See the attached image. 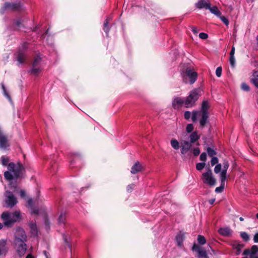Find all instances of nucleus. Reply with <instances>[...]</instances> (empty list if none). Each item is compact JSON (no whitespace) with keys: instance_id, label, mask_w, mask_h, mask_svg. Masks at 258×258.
<instances>
[{"instance_id":"nucleus-17","label":"nucleus","mask_w":258,"mask_h":258,"mask_svg":"<svg viewBox=\"0 0 258 258\" xmlns=\"http://www.w3.org/2000/svg\"><path fill=\"white\" fill-rule=\"evenodd\" d=\"M229 164L227 161H224L223 163V169L220 173V178H222L223 180L226 179L227 170L229 168Z\"/></svg>"},{"instance_id":"nucleus-29","label":"nucleus","mask_w":258,"mask_h":258,"mask_svg":"<svg viewBox=\"0 0 258 258\" xmlns=\"http://www.w3.org/2000/svg\"><path fill=\"white\" fill-rule=\"evenodd\" d=\"M41 71L40 67H36L32 66V69L30 70L31 73L34 75H37Z\"/></svg>"},{"instance_id":"nucleus-21","label":"nucleus","mask_w":258,"mask_h":258,"mask_svg":"<svg viewBox=\"0 0 258 258\" xmlns=\"http://www.w3.org/2000/svg\"><path fill=\"white\" fill-rule=\"evenodd\" d=\"M34 202L32 199L30 198L28 200L27 207L31 210L32 213L34 214H38V210L34 209L33 208Z\"/></svg>"},{"instance_id":"nucleus-56","label":"nucleus","mask_w":258,"mask_h":258,"mask_svg":"<svg viewBox=\"0 0 258 258\" xmlns=\"http://www.w3.org/2000/svg\"><path fill=\"white\" fill-rule=\"evenodd\" d=\"M20 194L21 197L22 198L25 197L26 196L25 191L24 190H21Z\"/></svg>"},{"instance_id":"nucleus-26","label":"nucleus","mask_w":258,"mask_h":258,"mask_svg":"<svg viewBox=\"0 0 258 258\" xmlns=\"http://www.w3.org/2000/svg\"><path fill=\"white\" fill-rule=\"evenodd\" d=\"M208 9L210 10V12L212 14L215 15L216 16L220 17V15L221 14V13L216 6H214L213 7H210V8H209Z\"/></svg>"},{"instance_id":"nucleus-52","label":"nucleus","mask_w":258,"mask_h":258,"mask_svg":"<svg viewBox=\"0 0 258 258\" xmlns=\"http://www.w3.org/2000/svg\"><path fill=\"white\" fill-rule=\"evenodd\" d=\"M254 242L255 243H258V233L255 234L253 237Z\"/></svg>"},{"instance_id":"nucleus-14","label":"nucleus","mask_w":258,"mask_h":258,"mask_svg":"<svg viewBox=\"0 0 258 258\" xmlns=\"http://www.w3.org/2000/svg\"><path fill=\"white\" fill-rule=\"evenodd\" d=\"M20 238L22 240H26L27 236L25 231L22 228H18L16 230L15 239Z\"/></svg>"},{"instance_id":"nucleus-33","label":"nucleus","mask_w":258,"mask_h":258,"mask_svg":"<svg viewBox=\"0 0 258 258\" xmlns=\"http://www.w3.org/2000/svg\"><path fill=\"white\" fill-rule=\"evenodd\" d=\"M30 228H31L32 233L34 235H36L37 234V227H36V224L35 223H31L30 224Z\"/></svg>"},{"instance_id":"nucleus-43","label":"nucleus","mask_w":258,"mask_h":258,"mask_svg":"<svg viewBox=\"0 0 258 258\" xmlns=\"http://www.w3.org/2000/svg\"><path fill=\"white\" fill-rule=\"evenodd\" d=\"M222 68L221 67H219L216 69V75L218 77H220L222 74Z\"/></svg>"},{"instance_id":"nucleus-8","label":"nucleus","mask_w":258,"mask_h":258,"mask_svg":"<svg viewBox=\"0 0 258 258\" xmlns=\"http://www.w3.org/2000/svg\"><path fill=\"white\" fill-rule=\"evenodd\" d=\"M25 241L26 240H22L19 238L15 239L14 241L15 248L16 249L18 254L20 256L25 253L27 249V246L25 243Z\"/></svg>"},{"instance_id":"nucleus-48","label":"nucleus","mask_w":258,"mask_h":258,"mask_svg":"<svg viewBox=\"0 0 258 258\" xmlns=\"http://www.w3.org/2000/svg\"><path fill=\"white\" fill-rule=\"evenodd\" d=\"M202 247H200L199 246H198L197 244L194 243L192 247V250L193 251H196L197 252L200 249H201Z\"/></svg>"},{"instance_id":"nucleus-60","label":"nucleus","mask_w":258,"mask_h":258,"mask_svg":"<svg viewBox=\"0 0 258 258\" xmlns=\"http://www.w3.org/2000/svg\"><path fill=\"white\" fill-rule=\"evenodd\" d=\"M26 258H34V257L31 254H28L26 256Z\"/></svg>"},{"instance_id":"nucleus-45","label":"nucleus","mask_w":258,"mask_h":258,"mask_svg":"<svg viewBox=\"0 0 258 258\" xmlns=\"http://www.w3.org/2000/svg\"><path fill=\"white\" fill-rule=\"evenodd\" d=\"M192 153L194 156H197L200 153V150L199 148H195L192 150Z\"/></svg>"},{"instance_id":"nucleus-34","label":"nucleus","mask_w":258,"mask_h":258,"mask_svg":"<svg viewBox=\"0 0 258 258\" xmlns=\"http://www.w3.org/2000/svg\"><path fill=\"white\" fill-rule=\"evenodd\" d=\"M2 89H3V92H4V94L5 95V96L10 100H11V97L10 96V95H9L8 93L7 92V90H6V88L4 85V84H2Z\"/></svg>"},{"instance_id":"nucleus-18","label":"nucleus","mask_w":258,"mask_h":258,"mask_svg":"<svg viewBox=\"0 0 258 258\" xmlns=\"http://www.w3.org/2000/svg\"><path fill=\"white\" fill-rule=\"evenodd\" d=\"M218 232L224 236H229L232 234V231L229 227H224L220 228Z\"/></svg>"},{"instance_id":"nucleus-23","label":"nucleus","mask_w":258,"mask_h":258,"mask_svg":"<svg viewBox=\"0 0 258 258\" xmlns=\"http://www.w3.org/2000/svg\"><path fill=\"white\" fill-rule=\"evenodd\" d=\"M198 258H208L206 251L203 248L199 249L198 251Z\"/></svg>"},{"instance_id":"nucleus-63","label":"nucleus","mask_w":258,"mask_h":258,"mask_svg":"<svg viewBox=\"0 0 258 258\" xmlns=\"http://www.w3.org/2000/svg\"><path fill=\"white\" fill-rule=\"evenodd\" d=\"M256 218L258 219V213L256 214Z\"/></svg>"},{"instance_id":"nucleus-39","label":"nucleus","mask_w":258,"mask_h":258,"mask_svg":"<svg viewBox=\"0 0 258 258\" xmlns=\"http://www.w3.org/2000/svg\"><path fill=\"white\" fill-rule=\"evenodd\" d=\"M221 20L226 25L228 26L229 25V22L228 19H227L224 16H222L220 15V17H219Z\"/></svg>"},{"instance_id":"nucleus-47","label":"nucleus","mask_w":258,"mask_h":258,"mask_svg":"<svg viewBox=\"0 0 258 258\" xmlns=\"http://www.w3.org/2000/svg\"><path fill=\"white\" fill-rule=\"evenodd\" d=\"M200 160L202 161H206L207 159V154L206 153H202L200 155Z\"/></svg>"},{"instance_id":"nucleus-40","label":"nucleus","mask_w":258,"mask_h":258,"mask_svg":"<svg viewBox=\"0 0 258 258\" xmlns=\"http://www.w3.org/2000/svg\"><path fill=\"white\" fill-rule=\"evenodd\" d=\"M240 236L245 241H247L249 239L248 235L245 232L241 233Z\"/></svg>"},{"instance_id":"nucleus-44","label":"nucleus","mask_w":258,"mask_h":258,"mask_svg":"<svg viewBox=\"0 0 258 258\" xmlns=\"http://www.w3.org/2000/svg\"><path fill=\"white\" fill-rule=\"evenodd\" d=\"M218 162V159L216 157H212L211 160V163L212 166H214V165L217 164Z\"/></svg>"},{"instance_id":"nucleus-53","label":"nucleus","mask_w":258,"mask_h":258,"mask_svg":"<svg viewBox=\"0 0 258 258\" xmlns=\"http://www.w3.org/2000/svg\"><path fill=\"white\" fill-rule=\"evenodd\" d=\"M15 26H16V27L19 28V27H20V25H21V20H17V21L15 23Z\"/></svg>"},{"instance_id":"nucleus-55","label":"nucleus","mask_w":258,"mask_h":258,"mask_svg":"<svg viewBox=\"0 0 258 258\" xmlns=\"http://www.w3.org/2000/svg\"><path fill=\"white\" fill-rule=\"evenodd\" d=\"M192 31L195 34H197L199 30L197 29V27L193 26L192 27Z\"/></svg>"},{"instance_id":"nucleus-22","label":"nucleus","mask_w":258,"mask_h":258,"mask_svg":"<svg viewBox=\"0 0 258 258\" xmlns=\"http://www.w3.org/2000/svg\"><path fill=\"white\" fill-rule=\"evenodd\" d=\"M221 179V185L220 186L217 187L215 189V192L217 193H220L223 191L225 187V182L226 179H224L223 180L222 178H220Z\"/></svg>"},{"instance_id":"nucleus-5","label":"nucleus","mask_w":258,"mask_h":258,"mask_svg":"<svg viewBox=\"0 0 258 258\" xmlns=\"http://www.w3.org/2000/svg\"><path fill=\"white\" fill-rule=\"evenodd\" d=\"M200 90L197 89L191 91L189 95L185 99H184L185 107L186 108L192 107L198 99L200 95Z\"/></svg>"},{"instance_id":"nucleus-42","label":"nucleus","mask_w":258,"mask_h":258,"mask_svg":"<svg viewBox=\"0 0 258 258\" xmlns=\"http://www.w3.org/2000/svg\"><path fill=\"white\" fill-rule=\"evenodd\" d=\"M229 61L231 66L234 68L235 63V59L234 56H230Z\"/></svg>"},{"instance_id":"nucleus-32","label":"nucleus","mask_w":258,"mask_h":258,"mask_svg":"<svg viewBox=\"0 0 258 258\" xmlns=\"http://www.w3.org/2000/svg\"><path fill=\"white\" fill-rule=\"evenodd\" d=\"M207 150L209 156L210 157H213L214 155H216V151L210 147H208Z\"/></svg>"},{"instance_id":"nucleus-28","label":"nucleus","mask_w":258,"mask_h":258,"mask_svg":"<svg viewBox=\"0 0 258 258\" xmlns=\"http://www.w3.org/2000/svg\"><path fill=\"white\" fill-rule=\"evenodd\" d=\"M197 240L200 245H204L206 243V239L204 236L199 235L198 236Z\"/></svg>"},{"instance_id":"nucleus-12","label":"nucleus","mask_w":258,"mask_h":258,"mask_svg":"<svg viewBox=\"0 0 258 258\" xmlns=\"http://www.w3.org/2000/svg\"><path fill=\"white\" fill-rule=\"evenodd\" d=\"M21 7V5L20 3H6L4 5V8L5 10H10L13 11H17L20 9Z\"/></svg>"},{"instance_id":"nucleus-15","label":"nucleus","mask_w":258,"mask_h":258,"mask_svg":"<svg viewBox=\"0 0 258 258\" xmlns=\"http://www.w3.org/2000/svg\"><path fill=\"white\" fill-rule=\"evenodd\" d=\"M196 7L198 9H201L205 8L208 9L210 8L211 4L208 1L207 2L205 0H199L198 3L196 4Z\"/></svg>"},{"instance_id":"nucleus-2","label":"nucleus","mask_w":258,"mask_h":258,"mask_svg":"<svg viewBox=\"0 0 258 258\" xmlns=\"http://www.w3.org/2000/svg\"><path fill=\"white\" fill-rule=\"evenodd\" d=\"M210 107V104L208 101L204 100L202 104V108L201 111H194L192 113L191 119L194 122L197 121V118L201 116L200 120V126L203 127L206 123L208 122L209 117V113L208 109Z\"/></svg>"},{"instance_id":"nucleus-61","label":"nucleus","mask_w":258,"mask_h":258,"mask_svg":"<svg viewBox=\"0 0 258 258\" xmlns=\"http://www.w3.org/2000/svg\"><path fill=\"white\" fill-rule=\"evenodd\" d=\"M3 227V224L0 223V229H1Z\"/></svg>"},{"instance_id":"nucleus-58","label":"nucleus","mask_w":258,"mask_h":258,"mask_svg":"<svg viewBox=\"0 0 258 258\" xmlns=\"http://www.w3.org/2000/svg\"><path fill=\"white\" fill-rule=\"evenodd\" d=\"M215 201V199H211L209 201V203L210 205H213Z\"/></svg>"},{"instance_id":"nucleus-57","label":"nucleus","mask_w":258,"mask_h":258,"mask_svg":"<svg viewBox=\"0 0 258 258\" xmlns=\"http://www.w3.org/2000/svg\"><path fill=\"white\" fill-rule=\"evenodd\" d=\"M236 249L237 250V252H236V254L237 255H238L240 252V245H238L236 247Z\"/></svg>"},{"instance_id":"nucleus-10","label":"nucleus","mask_w":258,"mask_h":258,"mask_svg":"<svg viewBox=\"0 0 258 258\" xmlns=\"http://www.w3.org/2000/svg\"><path fill=\"white\" fill-rule=\"evenodd\" d=\"M202 180L204 183L209 184L210 185H214L216 183L215 179L213 177L212 172L211 169L204 173L202 174Z\"/></svg>"},{"instance_id":"nucleus-37","label":"nucleus","mask_w":258,"mask_h":258,"mask_svg":"<svg viewBox=\"0 0 258 258\" xmlns=\"http://www.w3.org/2000/svg\"><path fill=\"white\" fill-rule=\"evenodd\" d=\"M241 89L245 91H249L250 90V88L249 86L245 83H242Z\"/></svg>"},{"instance_id":"nucleus-19","label":"nucleus","mask_w":258,"mask_h":258,"mask_svg":"<svg viewBox=\"0 0 258 258\" xmlns=\"http://www.w3.org/2000/svg\"><path fill=\"white\" fill-rule=\"evenodd\" d=\"M143 169V166L139 162H137L135 164L132 166L131 170V172L132 174H136L141 171H142Z\"/></svg>"},{"instance_id":"nucleus-11","label":"nucleus","mask_w":258,"mask_h":258,"mask_svg":"<svg viewBox=\"0 0 258 258\" xmlns=\"http://www.w3.org/2000/svg\"><path fill=\"white\" fill-rule=\"evenodd\" d=\"M258 252V247L256 245H253L250 249H245L243 252V255H249L250 258H253L254 255Z\"/></svg>"},{"instance_id":"nucleus-20","label":"nucleus","mask_w":258,"mask_h":258,"mask_svg":"<svg viewBox=\"0 0 258 258\" xmlns=\"http://www.w3.org/2000/svg\"><path fill=\"white\" fill-rule=\"evenodd\" d=\"M184 233L182 232H179L176 236V240L178 246H182L183 241L184 240Z\"/></svg>"},{"instance_id":"nucleus-41","label":"nucleus","mask_w":258,"mask_h":258,"mask_svg":"<svg viewBox=\"0 0 258 258\" xmlns=\"http://www.w3.org/2000/svg\"><path fill=\"white\" fill-rule=\"evenodd\" d=\"M63 237L64 241L65 242V243H66V245L69 247V248H70V250L71 252L72 251L71 245L69 243V241L68 240V238L67 237V236L64 235L63 236Z\"/></svg>"},{"instance_id":"nucleus-49","label":"nucleus","mask_w":258,"mask_h":258,"mask_svg":"<svg viewBox=\"0 0 258 258\" xmlns=\"http://www.w3.org/2000/svg\"><path fill=\"white\" fill-rule=\"evenodd\" d=\"M184 116L186 119H188L191 116V112L190 111H186L184 112Z\"/></svg>"},{"instance_id":"nucleus-6","label":"nucleus","mask_w":258,"mask_h":258,"mask_svg":"<svg viewBox=\"0 0 258 258\" xmlns=\"http://www.w3.org/2000/svg\"><path fill=\"white\" fill-rule=\"evenodd\" d=\"M183 78L184 81L187 83V78L189 79L190 84H193L197 79L198 74L189 68H186L183 72Z\"/></svg>"},{"instance_id":"nucleus-62","label":"nucleus","mask_w":258,"mask_h":258,"mask_svg":"<svg viewBox=\"0 0 258 258\" xmlns=\"http://www.w3.org/2000/svg\"><path fill=\"white\" fill-rule=\"evenodd\" d=\"M239 220L240 221H243L244 220V219L242 217H240Z\"/></svg>"},{"instance_id":"nucleus-50","label":"nucleus","mask_w":258,"mask_h":258,"mask_svg":"<svg viewBox=\"0 0 258 258\" xmlns=\"http://www.w3.org/2000/svg\"><path fill=\"white\" fill-rule=\"evenodd\" d=\"M251 82L258 88V78L251 79Z\"/></svg>"},{"instance_id":"nucleus-36","label":"nucleus","mask_w":258,"mask_h":258,"mask_svg":"<svg viewBox=\"0 0 258 258\" xmlns=\"http://www.w3.org/2000/svg\"><path fill=\"white\" fill-rule=\"evenodd\" d=\"M205 166V163L204 162L203 163H198L196 165V169L198 170H201L203 169Z\"/></svg>"},{"instance_id":"nucleus-13","label":"nucleus","mask_w":258,"mask_h":258,"mask_svg":"<svg viewBox=\"0 0 258 258\" xmlns=\"http://www.w3.org/2000/svg\"><path fill=\"white\" fill-rule=\"evenodd\" d=\"M183 105H184V99L180 97H176L172 102V106L174 109H179Z\"/></svg>"},{"instance_id":"nucleus-9","label":"nucleus","mask_w":258,"mask_h":258,"mask_svg":"<svg viewBox=\"0 0 258 258\" xmlns=\"http://www.w3.org/2000/svg\"><path fill=\"white\" fill-rule=\"evenodd\" d=\"M5 197V203L7 204V207L12 208L17 203V199L12 192L8 190L6 191Z\"/></svg>"},{"instance_id":"nucleus-35","label":"nucleus","mask_w":258,"mask_h":258,"mask_svg":"<svg viewBox=\"0 0 258 258\" xmlns=\"http://www.w3.org/2000/svg\"><path fill=\"white\" fill-rule=\"evenodd\" d=\"M194 130V125L191 123L188 124L186 127V131L188 133H191Z\"/></svg>"},{"instance_id":"nucleus-27","label":"nucleus","mask_w":258,"mask_h":258,"mask_svg":"<svg viewBox=\"0 0 258 258\" xmlns=\"http://www.w3.org/2000/svg\"><path fill=\"white\" fill-rule=\"evenodd\" d=\"M111 18L110 17H108L106 18L104 24V27L103 30L106 32V34H107L109 31V27L108 26V23L111 20Z\"/></svg>"},{"instance_id":"nucleus-24","label":"nucleus","mask_w":258,"mask_h":258,"mask_svg":"<svg viewBox=\"0 0 258 258\" xmlns=\"http://www.w3.org/2000/svg\"><path fill=\"white\" fill-rule=\"evenodd\" d=\"M66 218V213L65 212H61L58 218V222L59 224H64L65 223V220Z\"/></svg>"},{"instance_id":"nucleus-59","label":"nucleus","mask_w":258,"mask_h":258,"mask_svg":"<svg viewBox=\"0 0 258 258\" xmlns=\"http://www.w3.org/2000/svg\"><path fill=\"white\" fill-rule=\"evenodd\" d=\"M43 253H44V254L45 255V256H46V258H47V257H49V256H48V254H47V252H46V251L44 250V251H43Z\"/></svg>"},{"instance_id":"nucleus-38","label":"nucleus","mask_w":258,"mask_h":258,"mask_svg":"<svg viewBox=\"0 0 258 258\" xmlns=\"http://www.w3.org/2000/svg\"><path fill=\"white\" fill-rule=\"evenodd\" d=\"M222 165L221 164H217L214 168V172L216 173H218L221 170Z\"/></svg>"},{"instance_id":"nucleus-64","label":"nucleus","mask_w":258,"mask_h":258,"mask_svg":"<svg viewBox=\"0 0 258 258\" xmlns=\"http://www.w3.org/2000/svg\"><path fill=\"white\" fill-rule=\"evenodd\" d=\"M253 258H258V256H254Z\"/></svg>"},{"instance_id":"nucleus-1","label":"nucleus","mask_w":258,"mask_h":258,"mask_svg":"<svg viewBox=\"0 0 258 258\" xmlns=\"http://www.w3.org/2000/svg\"><path fill=\"white\" fill-rule=\"evenodd\" d=\"M200 138V136L197 132H192L189 136H185L180 141L181 154L185 155L188 151H191L193 144L196 143L197 145H199L198 141Z\"/></svg>"},{"instance_id":"nucleus-31","label":"nucleus","mask_w":258,"mask_h":258,"mask_svg":"<svg viewBox=\"0 0 258 258\" xmlns=\"http://www.w3.org/2000/svg\"><path fill=\"white\" fill-rule=\"evenodd\" d=\"M4 176L6 179L9 181L12 180L13 178V175L9 171L5 172Z\"/></svg>"},{"instance_id":"nucleus-16","label":"nucleus","mask_w":258,"mask_h":258,"mask_svg":"<svg viewBox=\"0 0 258 258\" xmlns=\"http://www.w3.org/2000/svg\"><path fill=\"white\" fill-rule=\"evenodd\" d=\"M8 251L6 240H0V256L5 255Z\"/></svg>"},{"instance_id":"nucleus-54","label":"nucleus","mask_w":258,"mask_h":258,"mask_svg":"<svg viewBox=\"0 0 258 258\" xmlns=\"http://www.w3.org/2000/svg\"><path fill=\"white\" fill-rule=\"evenodd\" d=\"M235 53V47L232 46L231 48V50L230 52V56H234Z\"/></svg>"},{"instance_id":"nucleus-4","label":"nucleus","mask_w":258,"mask_h":258,"mask_svg":"<svg viewBox=\"0 0 258 258\" xmlns=\"http://www.w3.org/2000/svg\"><path fill=\"white\" fill-rule=\"evenodd\" d=\"M1 218L4 221V224L8 227H10L15 222L21 219V213L20 211H15L14 213L3 212Z\"/></svg>"},{"instance_id":"nucleus-51","label":"nucleus","mask_w":258,"mask_h":258,"mask_svg":"<svg viewBox=\"0 0 258 258\" xmlns=\"http://www.w3.org/2000/svg\"><path fill=\"white\" fill-rule=\"evenodd\" d=\"M134 186H135V185L133 184L128 185L127 186V191H128V192L132 191V190L134 188Z\"/></svg>"},{"instance_id":"nucleus-30","label":"nucleus","mask_w":258,"mask_h":258,"mask_svg":"<svg viewBox=\"0 0 258 258\" xmlns=\"http://www.w3.org/2000/svg\"><path fill=\"white\" fill-rule=\"evenodd\" d=\"M41 61V58L40 56H37L34 59L32 66L33 67H39L40 63Z\"/></svg>"},{"instance_id":"nucleus-25","label":"nucleus","mask_w":258,"mask_h":258,"mask_svg":"<svg viewBox=\"0 0 258 258\" xmlns=\"http://www.w3.org/2000/svg\"><path fill=\"white\" fill-rule=\"evenodd\" d=\"M170 144L171 147L175 150H178L180 148L179 142L175 139H173L170 141Z\"/></svg>"},{"instance_id":"nucleus-3","label":"nucleus","mask_w":258,"mask_h":258,"mask_svg":"<svg viewBox=\"0 0 258 258\" xmlns=\"http://www.w3.org/2000/svg\"><path fill=\"white\" fill-rule=\"evenodd\" d=\"M1 161L3 166H6L8 165V170L13 173L14 176L16 178H18L22 175L23 172L24 170V168L22 164H18L17 165H16L14 163L11 162L8 165L9 161V158L8 157L5 156H3L1 157Z\"/></svg>"},{"instance_id":"nucleus-46","label":"nucleus","mask_w":258,"mask_h":258,"mask_svg":"<svg viewBox=\"0 0 258 258\" xmlns=\"http://www.w3.org/2000/svg\"><path fill=\"white\" fill-rule=\"evenodd\" d=\"M199 37L202 39H206L208 37V35L206 33H200L199 34Z\"/></svg>"},{"instance_id":"nucleus-7","label":"nucleus","mask_w":258,"mask_h":258,"mask_svg":"<svg viewBox=\"0 0 258 258\" xmlns=\"http://www.w3.org/2000/svg\"><path fill=\"white\" fill-rule=\"evenodd\" d=\"M27 47L28 44L26 42L23 43L16 54L17 60L19 64H23L25 61L27 57L26 51Z\"/></svg>"}]
</instances>
